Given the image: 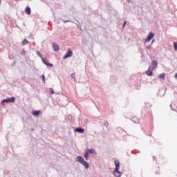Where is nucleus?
Listing matches in <instances>:
<instances>
[{"label": "nucleus", "mask_w": 177, "mask_h": 177, "mask_svg": "<svg viewBox=\"0 0 177 177\" xmlns=\"http://www.w3.org/2000/svg\"><path fill=\"white\" fill-rule=\"evenodd\" d=\"M114 164L115 165V168L113 171V175L115 177H121L122 173L120 171V161L115 160Z\"/></svg>", "instance_id": "f257e3e1"}, {"label": "nucleus", "mask_w": 177, "mask_h": 177, "mask_svg": "<svg viewBox=\"0 0 177 177\" xmlns=\"http://www.w3.org/2000/svg\"><path fill=\"white\" fill-rule=\"evenodd\" d=\"M77 162H80L83 167H84L85 169H89V163L85 161V159L83 158L82 156L77 157Z\"/></svg>", "instance_id": "f03ea898"}, {"label": "nucleus", "mask_w": 177, "mask_h": 177, "mask_svg": "<svg viewBox=\"0 0 177 177\" xmlns=\"http://www.w3.org/2000/svg\"><path fill=\"white\" fill-rule=\"evenodd\" d=\"M16 102V98L15 97H8L7 99H4L1 101V104L2 106H5L6 103H15Z\"/></svg>", "instance_id": "7ed1b4c3"}, {"label": "nucleus", "mask_w": 177, "mask_h": 177, "mask_svg": "<svg viewBox=\"0 0 177 177\" xmlns=\"http://www.w3.org/2000/svg\"><path fill=\"white\" fill-rule=\"evenodd\" d=\"M153 70H154V67L149 66L146 72L147 75H148L149 77H151V75H153Z\"/></svg>", "instance_id": "20e7f679"}, {"label": "nucleus", "mask_w": 177, "mask_h": 177, "mask_svg": "<svg viewBox=\"0 0 177 177\" xmlns=\"http://www.w3.org/2000/svg\"><path fill=\"white\" fill-rule=\"evenodd\" d=\"M154 38V33L153 32H149V35L147 36V39H145V42H150L151 39Z\"/></svg>", "instance_id": "39448f33"}, {"label": "nucleus", "mask_w": 177, "mask_h": 177, "mask_svg": "<svg viewBox=\"0 0 177 177\" xmlns=\"http://www.w3.org/2000/svg\"><path fill=\"white\" fill-rule=\"evenodd\" d=\"M71 56H73V51L68 50V52H66V55L64 56V59H68V57H71Z\"/></svg>", "instance_id": "423d86ee"}, {"label": "nucleus", "mask_w": 177, "mask_h": 177, "mask_svg": "<svg viewBox=\"0 0 177 177\" xmlns=\"http://www.w3.org/2000/svg\"><path fill=\"white\" fill-rule=\"evenodd\" d=\"M42 62L44 63V64H45L46 66H48V67H53V64H50L48 62V60L44 59V58L41 59Z\"/></svg>", "instance_id": "0eeeda50"}, {"label": "nucleus", "mask_w": 177, "mask_h": 177, "mask_svg": "<svg viewBox=\"0 0 177 177\" xmlns=\"http://www.w3.org/2000/svg\"><path fill=\"white\" fill-rule=\"evenodd\" d=\"M75 132H78L79 133H84L85 132V129L82 127H77L75 129Z\"/></svg>", "instance_id": "6e6552de"}, {"label": "nucleus", "mask_w": 177, "mask_h": 177, "mask_svg": "<svg viewBox=\"0 0 177 177\" xmlns=\"http://www.w3.org/2000/svg\"><path fill=\"white\" fill-rule=\"evenodd\" d=\"M53 48L55 52H57L59 50V45L56 43H53Z\"/></svg>", "instance_id": "1a4fd4ad"}, {"label": "nucleus", "mask_w": 177, "mask_h": 177, "mask_svg": "<svg viewBox=\"0 0 177 177\" xmlns=\"http://www.w3.org/2000/svg\"><path fill=\"white\" fill-rule=\"evenodd\" d=\"M157 66H158V63L157 62V61L153 60L151 62V66H150V67H153V68H156V67H157Z\"/></svg>", "instance_id": "9d476101"}, {"label": "nucleus", "mask_w": 177, "mask_h": 177, "mask_svg": "<svg viewBox=\"0 0 177 177\" xmlns=\"http://www.w3.org/2000/svg\"><path fill=\"white\" fill-rule=\"evenodd\" d=\"M86 151H87V152L89 153V154H94V153H96V150H95V149H86Z\"/></svg>", "instance_id": "9b49d317"}, {"label": "nucleus", "mask_w": 177, "mask_h": 177, "mask_svg": "<svg viewBox=\"0 0 177 177\" xmlns=\"http://www.w3.org/2000/svg\"><path fill=\"white\" fill-rule=\"evenodd\" d=\"M25 12L27 15H31V8L30 7H26Z\"/></svg>", "instance_id": "f8f14e48"}, {"label": "nucleus", "mask_w": 177, "mask_h": 177, "mask_svg": "<svg viewBox=\"0 0 177 177\" xmlns=\"http://www.w3.org/2000/svg\"><path fill=\"white\" fill-rule=\"evenodd\" d=\"M41 114V111H34L32 113V115H35V117H38Z\"/></svg>", "instance_id": "ddd939ff"}, {"label": "nucleus", "mask_w": 177, "mask_h": 177, "mask_svg": "<svg viewBox=\"0 0 177 177\" xmlns=\"http://www.w3.org/2000/svg\"><path fill=\"white\" fill-rule=\"evenodd\" d=\"M84 158H86V160H88V158H89V153L87 152L86 150H85L84 151Z\"/></svg>", "instance_id": "4468645a"}, {"label": "nucleus", "mask_w": 177, "mask_h": 177, "mask_svg": "<svg viewBox=\"0 0 177 177\" xmlns=\"http://www.w3.org/2000/svg\"><path fill=\"white\" fill-rule=\"evenodd\" d=\"M71 78L75 81V82H77V77H75V73H73L71 75Z\"/></svg>", "instance_id": "2eb2a0df"}, {"label": "nucleus", "mask_w": 177, "mask_h": 177, "mask_svg": "<svg viewBox=\"0 0 177 177\" xmlns=\"http://www.w3.org/2000/svg\"><path fill=\"white\" fill-rule=\"evenodd\" d=\"M158 78H161V80H164L165 78V74L162 73V74L159 75Z\"/></svg>", "instance_id": "dca6fc26"}, {"label": "nucleus", "mask_w": 177, "mask_h": 177, "mask_svg": "<svg viewBox=\"0 0 177 177\" xmlns=\"http://www.w3.org/2000/svg\"><path fill=\"white\" fill-rule=\"evenodd\" d=\"M28 44V40L27 39H24V41H22L23 45H27Z\"/></svg>", "instance_id": "f3484780"}, {"label": "nucleus", "mask_w": 177, "mask_h": 177, "mask_svg": "<svg viewBox=\"0 0 177 177\" xmlns=\"http://www.w3.org/2000/svg\"><path fill=\"white\" fill-rule=\"evenodd\" d=\"M37 55L39 56V58L41 59H44V57H42V55H41V53L39 51H37Z\"/></svg>", "instance_id": "a211bd4d"}, {"label": "nucleus", "mask_w": 177, "mask_h": 177, "mask_svg": "<svg viewBox=\"0 0 177 177\" xmlns=\"http://www.w3.org/2000/svg\"><path fill=\"white\" fill-rule=\"evenodd\" d=\"M174 48L175 50H177V43L176 42H174Z\"/></svg>", "instance_id": "6ab92c4d"}, {"label": "nucleus", "mask_w": 177, "mask_h": 177, "mask_svg": "<svg viewBox=\"0 0 177 177\" xmlns=\"http://www.w3.org/2000/svg\"><path fill=\"white\" fill-rule=\"evenodd\" d=\"M104 127H106V128L109 127V122H107V121H105L104 122Z\"/></svg>", "instance_id": "aec40b11"}, {"label": "nucleus", "mask_w": 177, "mask_h": 177, "mask_svg": "<svg viewBox=\"0 0 177 177\" xmlns=\"http://www.w3.org/2000/svg\"><path fill=\"white\" fill-rule=\"evenodd\" d=\"M50 93L51 95H53V93H55V91H53V88H50Z\"/></svg>", "instance_id": "412c9836"}, {"label": "nucleus", "mask_w": 177, "mask_h": 177, "mask_svg": "<svg viewBox=\"0 0 177 177\" xmlns=\"http://www.w3.org/2000/svg\"><path fill=\"white\" fill-rule=\"evenodd\" d=\"M63 22L64 23H70V22L73 23V21L71 20H70V19H68V20H64Z\"/></svg>", "instance_id": "4be33fe9"}, {"label": "nucleus", "mask_w": 177, "mask_h": 177, "mask_svg": "<svg viewBox=\"0 0 177 177\" xmlns=\"http://www.w3.org/2000/svg\"><path fill=\"white\" fill-rule=\"evenodd\" d=\"M127 26V21H124L122 25V28H125V26Z\"/></svg>", "instance_id": "5701e85b"}, {"label": "nucleus", "mask_w": 177, "mask_h": 177, "mask_svg": "<svg viewBox=\"0 0 177 177\" xmlns=\"http://www.w3.org/2000/svg\"><path fill=\"white\" fill-rule=\"evenodd\" d=\"M4 175H9V171L4 170Z\"/></svg>", "instance_id": "b1692460"}, {"label": "nucleus", "mask_w": 177, "mask_h": 177, "mask_svg": "<svg viewBox=\"0 0 177 177\" xmlns=\"http://www.w3.org/2000/svg\"><path fill=\"white\" fill-rule=\"evenodd\" d=\"M42 80L45 82V75H41Z\"/></svg>", "instance_id": "393cba45"}, {"label": "nucleus", "mask_w": 177, "mask_h": 177, "mask_svg": "<svg viewBox=\"0 0 177 177\" xmlns=\"http://www.w3.org/2000/svg\"><path fill=\"white\" fill-rule=\"evenodd\" d=\"M151 46H147V49L149 50V49H151Z\"/></svg>", "instance_id": "a878e982"}, {"label": "nucleus", "mask_w": 177, "mask_h": 177, "mask_svg": "<svg viewBox=\"0 0 177 177\" xmlns=\"http://www.w3.org/2000/svg\"><path fill=\"white\" fill-rule=\"evenodd\" d=\"M22 55H26V50H22Z\"/></svg>", "instance_id": "bb28decb"}, {"label": "nucleus", "mask_w": 177, "mask_h": 177, "mask_svg": "<svg viewBox=\"0 0 177 177\" xmlns=\"http://www.w3.org/2000/svg\"><path fill=\"white\" fill-rule=\"evenodd\" d=\"M154 39L152 40L151 43V45H153V44L154 43Z\"/></svg>", "instance_id": "cd10ccee"}, {"label": "nucleus", "mask_w": 177, "mask_h": 177, "mask_svg": "<svg viewBox=\"0 0 177 177\" xmlns=\"http://www.w3.org/2000/svg\"><path fill=\"white\" fill-rule=\"evenodd\" d=\"M174 77H175V78L177 79V73H176V74L174 75Z\"/></svg>", "instance_id": "c85d7f7f"}, {"label": "nucleus", "mask_w": 177, "mask_h": 177, "mask_svg": "<svg viewBox=\"0 0 177 177\" xmlns=\"http://www.w3.org/2000/svg\"><path fill=\"white\" fill-rule=\"evenodd\" d=\"M136 124H138V122H139V120H138L137 122H134Z\"/></svg>", "instance_id": "c756f323"}, {"label": "nucleus", "mask_w": 177, "mask_h": 177, "mask_svg": "<svg viewBox=\"0 0 177 177\" xmlns=\"http://www.w3.org/2000/svg\"><path fill=\"white\" fill-rule=\"evenodd\" d=\"M127 2H131V0H127Z\"/></svg>", "instance_id": "7c9ffc66"}]
</instances>
